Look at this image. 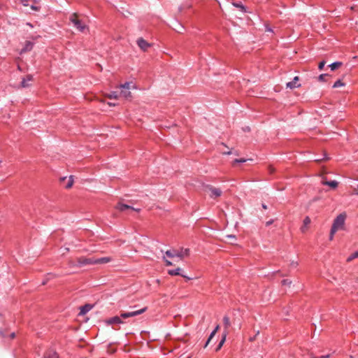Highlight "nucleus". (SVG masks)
Segmentation results:
<instances>
[{
    "instance_id": "obj_37",
    "label": "nucleus",
    "mask_w": 358,
    "mask_h": 358,
    "mask_svg": "<svg viewBox=\"0 0 358 358\" xmlns=\"http://www.w3.org/2000/svg\"><path fill=\"white\" fill-rule=\"evenodd\" d=\"M268 169H269L270 173H273L275 171L274 168L271 166H269Z\"/></svg>"
},
{
    "instance_id": "obj_38",
    "label": "nucleus",
    "mask_w": 358,
    "mask_h": 358,
    "mask_svg": "<svg viewBox=\"0 0 358 358\" xmlns=\"http://www.w3.org/2000/svg\"><path fill=\"white\" fill-rule=\"evenodd\" d=\"M273 222V220H269V221L266 222V226H269V225H270V224H271Z\"/></svg>"
},
{
    "instance_id": "obj_33",
    "label": "nucleus",
    "mask_w": 358,
    "mask_h": 358,
    "mask_svg": "<svg viewBox=\"0 0 358 358\" xmlns=\"http://www.w3.org/2000/svg\"><path fill=\"white\" fill-rule=\"evenodd\" d=\"M219 329V326H217L216 328L211 332L210 336H215L217 333V329Z\"/></svg>"
},
{
    "instance_id": "obj_16",
    "label": "nucleus",
    "mask_w": 358,
    "mask_h": 358,
    "mask_svg": "<svg viewBox=\"0 0 358 358\" xmlns=\"http://www.w3.org/2000/svg\"><path fill=\"white\" fill-rule=\"evenodd\" d=\"M322 184L324 185H328L332 189H336L338 187V182L333 180V181H328L326 180V178H323Z\"/></svg>"
},
{
    "instance_id": "obj_36",
    "label": "nucleus",
    "mask_w": 358,
    "mask_h": 358,
    "mask_svg": "<svg viewBox=\"0 0 358 358\" xmlns=\"http://www.w3.org/2000/svg\"><path fill=\"white\" fill-rule=\"evenodd\" d=\"M108 105L109 106H117V103H111V102H108Z\"/></svg>"
},
{
    "instance_id": "obj_44",
    "label": "nucleus",
    "mask_w": 358,
    "mask_h": 358,
    "mask_svg": "<svg viewBox=\"0 0 358 358\" xmlns=\"http://www.w3.org/2000/svg\"><path fill=\"white\" fill-rule=\"evenodd\" d=\"M254 338H255V337H250V341H251V342H252V341H254Z\"/></svg>"
},
{
    "instance_id": "obj_34",
    "label": "nucleus",
    "mask_w": 358,
    "mask_h": 358,
    "mask_svg": "<svg viewBox=\"0 0 358 358\" xmlns=\"http://www.w3.org/2000/svg\"><path fill=\"white\" fill-rule=\"evenodd\" d=\"M227 238H229V240H235L236 239V236L234 235H227Z\"/></svg>"
},
{
    "instance_id": "obj_5",
    "label": "nucleus",
    "mask_w": 358,
    "mask_h": 358,
    "mask_svg": "<svg viewBox=\"0 0 358 358\" xmlns=\"http://www.w3.org/2000/svg\"><path fill=\"white\" fill-rule=\"evenodd\" d=\"M166 255L170 258L178 257L182 259L185 257H188L189 255V250L188 248H185V249L182 248L180 250H167L166 252Z\"/></svg>"
},
{
    "instance_id": "obj_29",
    "label": "nucleus",
    "mask_w": 358,
    "mask_h": 358,
    "mask_svg": "<svg viewBox=\"0 0 358 358\" xmlns=\"http://www.w3.org/2000/svg\"><path fill=\"white\" fill-rule=\"evenodd\" d=\"M329 76L328 74H321L319 77H318V80L320 81H324L325 80V78Z\"/></svg>"
},
{
    "instance_id": "obj_6",
    "label": "nucleus",
    "mask_w": 358,
    "mask_h": 358,
    "mask_svg": "<svg viewBox=\"0 0 358 358\" xmlns=\"http://www.w3.org/2000/svg\"><path fill=\"white\" fill-rule=\"evenodd\" d=\"M69 20L73 24L74 27L80 31L83 32L86 29H87V26L82 23V22L78 19V15L76 13L71 14Z\"/></svg>"
},
{
    "instance_id": "obj_43",
    "label": "nucleus",
    "mask_w": 358,
    "mask_h": 358,
    "mask_svg": "<svg viewBox=\"0 0 358 358\" xmlns=\"http://www.w3.org/2000/svg\"><path fill=\"white\" fill-rule=\"evenodd\" d=\"M141 334H149V332H147V331H142L141 332Z\"/></svg>"
},
{
    "instance_id": "obj_39",
    "label": "nucleus",
    "mask_w": 358,
    "mask_h": 358,
    "mask_svg": "<svg viewBox=\"0 0 358 358\" xmlns=\"http://www.w3.org/2000/svg\"><path fill=\"white\" fill-rule=\"evenodd\" d=\"M329 355H323V356L320 357V358H329Z\"/></svg>"
},
{
    "instance_id": "obj_12",
    "label": "nucleus",
    "mask_w": 358,
    "mask_h": 358,
    "mask_svg": "<svg viewBox=\"0 0 358 358\" xmlns=\"http://www.w3.org/2000/svg\"><path fill=\"white\" fill-rule=\"evenodd\" d=\"M209 190L210 191V193H211L210 197H212V198L218 197V196H221V194H222V191L218 188L210 187Z\"/></svg>"
},
{
    "instance_id": "obj_45",
    "label": "nucleus",
    "mask_w": 358,
    "mask_h": 358,
    "mask_svg": "<svg viewBox=\"0 0 358 358\" xmlns=\"http://www.w3.org/2000/svg\"><path fill=\"white\" fill-rule=\"evenodd\" d=\"M27 26H29L30 27H32V25L30 23H27Z\"/></svg>"
},
{
    "instance_id": "obj_14",
    "label": "nucleus",
    "mask_w": 358,
    "mask_h": 358,
    "mask_svg": "<svg viewBox=\"0 0 358 358\" xmlns=\"http://www.w3.org/2000/svg\"><path fill=\"white\" fill-rule=\"evenodd\" d=\"M93 308V306L91 305V304H85V306H81L80 308V311L79 313V315H85L87 313H88L90 310H92V308Z\"/></svg>"
},
{
    "instance_id": "obj_48",
    "label": "nucleus",
    "mask_w": 358,
    "mask_h": 358,
    "mask_svg": "<svg viewBox=\"0 0 358 358\" xmlns=\"http://www.w3.org/2000/svg\"><path fill=\"white\" fill-rule=\"evenodd\" d=\"M31 8H32L33 9H34V10H37V8H36V7L32 6Z\"/></svg>"
},
{
    "instance_id": "obj_15",
    "label": "nucleus",
    "mask_w": 358,
    "mask_h": 358,
    "mask_svg": "<svg viewBox=\"0 0 358 358\" xmlns=\"http://www.w3.org/2000/svg\"><path fill=\"white\" fill-rule=\"evenodd\" d=\"M33 46H34V43H31L29 41H27L25 42L24 47L20 51V54H22V53L26 52L31 51L32 50V48H33Z\"/></svg>"
},
{
    "instance_id": "obj_24",
    "label": "nucleus",
    "mask_w": 358,
    "mask_h": 358,
    "mask_svg": "<svg viewBox=\"0 0 358 358\" xmlns=\"http://www.w3.org/2000/svg\"><path fill=\"white\" fill-rule=\"evenodd\" d=\"M225 339H226V337H222V339H221V340H220V341L219 342L218 345H217V348H215V351H216V352L219 351V350L222 348V347L223 344H224V342H225Z\"/></svg>"
},
{
    "instance_id": "obj_9",
    "label": "nucleus",
    "mask_w": 358,
    "mask_h": 358,
    "mask_svg": "<svg viewBox=\"0 0 358 358\" xmlns=\"http://www.w3.org/2000/svg\"><path fill=\"white\" fill-rule=\"evenodd\" d=\"M33 76L31 75H27L26 78H23L21 82V87L26 88L31 86L29 82L32 81Z\"/></svg>"
},
{
    "instance_id": "obj_40",
    "label": "nucleus",
    "mask_w": 358,
    "mask_h": 358,
    "mask_svg": "<svg viewBox=\"0 0 358 358\" xmlns=\"http://www.w3.org/2000/svg\"><path fill=\"white\" fill-rule=\"evenodd\" d=\"M39 37H40L39 36H32L31 38L34 39V40H36V39H37Z\"/></svg>"
},
{
    "instance_id": "obj_30",
    "label": "nucleus",
    "mask_w": 358,
    "mask_h": 358,
    "mask_svg": "<svg viewBox=\"0 0 358 358\" xmlns=\"http://www.w3.org/2000/svg\"><path fill=\"white\" fill-rule=\"evenodd\" d=\"M217 337H208V341H206V345H205V347L208 346L210 343L214 339V338H216Z\"/></svg>"
},
{
    "instance_id": "obj_49",
    "label": "nucleus",
    "mask_w": 358,
    "mask_h": 358,
    "mask_svg": "<svg viewBox=\"0 0 358 358\" xmlns=\"http://www.w3.org/2000/svg\"><path fill=\"white\" fill-rule=\"evenodd\" d=\"M355 190H358V185L357 186V187L355 188Z\"/></svg>"
},
{
    "instance_id": "obj_2",
    "label": "nucleus",
    "mask_w": 358,
    "mask_h": 358,
    "mask_svg": "<svg viewBox=\"0 0 358 358\" xmlns=\"http://www.w3.org/2000/svg\"><path fill=\"white\" fill-rule=\"evenodd\" d=\"M346 218V214L345 213L338 215L334 220V223L331 227L330 231V239L331 240L335 233L340 229H341L344 224Z\"/></svg>"
},
{
    "instance_id": "obj_19",
    "label": "nucleus",
    "mask_w": 358,
    "mask_h": 358,
    "mask_svg": "<svg viewBox=\"0 0 358 358\" xmlns=\"http://www.w3.org/2000/svg\"><path fill=\"white\" fill-rule=\"evenodd\" d=\"M120 89H124V90H130L131 88L134 89L136 87L134 85L131 86V83H125L124 84L120 85L117 87Z\"/></svg>"
},
{
    "instance_id": "obj_18",
    "label": "nucleus",
    "mask_w": 358,
    "mask_h": 358,
    "mask_svg": "<svg viewBox=\"0 0 358 358\" xmlns=\"http://www.w3.org/2000/svg\"><path fill=\"white\" fill-rule=\"evenodd\" d=\"M105 96L110 99H117L120 97V95L117 92L113 91L109 94H105Z\"/></svg>"
},
{
    "instance_id": "obj_22",
    "label": "nucleus",
    "mask_w": 358,
    "mask_h": 358,
    "mask_svg": "<svg viewBox=\"0 0 358 358\" xmlns=\"http://www.w3.org/2000/svg\"><path fill=\"white\" fill-rule=\"evenodd\" d=\"M232 4L234 6L240 8L242 12H246V8L241 3H233Z\"/></svg>"
},
{
    "instance_id": "obj_11",
    "label": "nucleus",
    "mask_w": 358,
    "mask_h": 358,
    "mask_svg": "<svg viewBox=\"0 0 358 358\" xmlns=\"http://www.w3.org/2000/svg\"><path fill=\"white\" fill-rule=\"evenodd\" d=\"M42 358H59L58 354L53 350H47Z\"/></svg>"
},
{
    "instance_id": "obj_21",
    "label": "nucleus",
    "mask_w": 358,
    "mask_h": 358,
    "mask_svg": "<svg viewBox=\"0 0 358 358\" xmlns=\"http://www.w3.org/2000/svg\"><path fill=\"white\" fill-rule=\"evenodd\" d=\"M342 62H336L329 65V67L331 68V71H334L336 69L339 68L342 66Z\"/></svg>"
},
{
    "instance_id": "obj_20",
    "label": "nucleus",
    "mask_w": 358,
    "mask_h": 358,
    "mask_svg": "<svg viewBox=\"0 0 358 358\" xmlns=\"http://www.w3.org/2000/svg\"><path fill=\"white\" fill-rule=\"evenodd\" d=\"M310 223V219L309 217H306L303 220V225L301 227V231L304 233L306 230L307 226Z\"/></svg>"
},
{
    "instance_id": "obj_7",
    "label": "nucleus",
    "mask_w": 358,
    "mask_h": 358,
    "mask_svg": "<svg viewBox=\"0 0 358 358\" xmlns=\"http://www.w3.org/2000/svg\"><path fill=\"white\" fill-rule=\"evenodd\" d=\"M136 43L139 48L143 52L148 51V48H150L152 45V43H148L147 41H145L144 38L141 37L138 38L136 40Z\"/></svg>"
},
{
    "instance_id": "obj_41",
    "label": "nucleus",
    "mask_w": 358,
    "mask_h": 358,
    "mask_svg": "<svg viewBox=\"0 0 358 358\" xmlns=\"http://www.w3.org/2000/svg\"><path fill=\"white\" fill-rule=\"evenodd\" d=\"M262 207H263L264 209H267V206L265 205V204H263Z\"/></svg>"
},
{
    "instance_id": "obj_27",
    "label": "nucleus",
    "mask_w": 358,
    "mask_h": 358,
    "mask_svg": "<svg viewBox=\"0 0 358 358\" xmlns=\"http://www.w3.org/2000/svg\"><path fill=\"white\" fill-rule=\"evenodd\" d=\"M345 84L341 80H337L333 85V87L334 88H337V87H343L344 86Z\"/></svg>"
},
{
    "instance_id": "obj_4",
    "label": "nucleus",
    "mask_w": 358,
    "mask_h": 358,
    "mask_svg": "<svg viewBox=\"0 0 358 358\" xmlns=\"http://www.w3.org/2000/svg\"><path fill=\"white\" fill-rule=\"evenodd\" d=\"M69 264L71 267L78 266L82 267L88 264H94V258H86L84 257L77 258L76 262L73 260H69Z\"/></svg>"
},
{
    "instance_id": "obj_3",
    "label": "nucleus",
    "mask_w": 358,
    "mask_h": 358,
    "mask_svg": "<svg viewBox=\"0 0 358 358\" xmlns=\"http://www.w3.org/2000/svg\"><path fill=\"white\" fill-rule=\"evenodd\" d=\"M223 322H224V336H227L228 334H236V329L241 328L240 324H238V323L236 324L235 322H234V327L230 328V321H229V318L228 316L224 317Z\"/></svg>"
},
{
    "instance_id": "obj_10",
    "label": "nucleus",
    "mask_w": 358,
    "mask_h": 358,
    "mask_svg": "<svg viewBox=\"0 0 358 358\" xmlns=\"http://www.w3.org/2000/svg\"><path fill=\"white\" fill-rule=\"evenodd\" d=\"M299 80V78L298 76L294 77L292 81L287 83V85H286L287 87L290 88V89H294V88L300 87L301 85L298 83Z\"/></svg>"
},
{
    "instance_id": "obj_46",
    "label": "nucleus",
    "mask_w": 358,
    "mask_h": 358,
    "mask_svg": "<svg viewBox=\"0 0 358 358\" xmlns=\"http://www.w3.org/2000/svg\"><path fill=\"white\" fill-rule=\"evenodd\" d=\"M224 154H227V155H230V154H231V151H229V152H224Z\"/></svg>"
},
{
    "instance_id": "obj_17",
    "label": "nucleus",
    "mask_w": 358,
    "mask_h": 358,
    "mask_svg": "<svg viewBox=\"0 0 358 358\" xmlns=\"http://www.w3.org/2000/svg\"><path fill=\"white\" fill-rule=\"evenodd\" d=\"M121 91L119 94L120 97L122 96L126 99H130L131 97V93L129 90L120 89Z\"/></svg>"
},
{
    "instance_id": "obj_1",
    "label": "nucleus",
    "mask_w": 358,
    "mask_h": 358,
    "mask_svg": "<svg viewBox=\"0 0 358 358\" xmlns=\"http://www.w3.org/2000/svg\"><path fill=\"white\" fill-rule=\"evenodd\" d=\"M147 308H143L142 309L134 310L129 313H122L120 316H115L111 318L107 319L106 320V323L108 324H120L122 322V319H127L130 317H134L138 315L141 313H143L146 310Z\"/></svg>"
},
{
    "instance_id": "obj_28",
    "label": "nucleus",
    "mask_w": 358,
    "mask_h": 358,
    "mask_svg": "<svg viewBox=\"0 0 358 358\" xmlns=\"http://www.w3.org/2000/svg\"><path fill=\"white\" fill-rule=\"evenodd\" d=\"M291 284H292V281H291V280H287V279H286V280H283L282 281V285H285V286H288V287H289V286L291 285Z\"/></svg>"
},
{
    "instance_id": "obj_23",
    "label": "nucleus",
    "mask_w": 358,
    "mask_h": 358,
    "mask_svg": "<svg viewBox=\"0 0 358 358\" xmlns=\"http://www.w3.org/2000/svg\"><path fill=\"white\" fill-rule=\"evenodd\" d=\"M73 182H74V181H73V176H71L69 178L68 182H67V183H66V185L65 187H66V189H70V188L73 186Z\"/></svg>"
},
{
    "instance_id": "obj_42",
    "label": "nucleus",
    "mask_w": 358,
    "mask_h": 358,
    "mask_svg": "<svg viewBox=\"0 0 358 358\" xmlns=\"http://www.w3.org/2000/svg\"><path fill=\"white\" fill-rule=\"evenodd\" d=\"M9 336H15V332H11V333L9 334Z\"/></svg>"
},
{
    "instance_id": "obj_25",
    "label": "nucleus",
    "mask_w": 358,
    "mask_h": 358,
    "mask_svg": "<svg viewBox=\"0 0 358 358\" xmlns=\"http://www.w3.org/2000/svg\"><path fill=\"white\" fill-rule=\"evenodd\" d=\"M358 257V250L352 253L350 256H349L347 259V262H351L355 258Z\"/></svg>"
},
{
    "instance_id": "obj_32",
    "label": "nucleus",
    "mask_w": 358,
    "mask_h": 358,
    "mask_svg": "<svg viewBox=\"0 0 358 358\" xmlns=\"http://www.w3.org/2000/svg\"><path fill=\"white\" fill-rule=\"evenodd\" d=\"M246 162V159H235V160H234V164L235 163H238V162Z\"/></svg>"
},
{
    "instance_id": "obj_50",
    "label": "nucleus",
    "mask_w": 358,
    "mask_h": 358,
    "mask_svg": "<svg viewBox=\"0 0 358 358\" xmlns=\"http://www.w3.org/2000/svg\"><path fill=\"white\" fill-rule=\"evenodd\" d=\"M357 194H358V192H357Z\"/></svg>"
},
{
    "instance_id": "obj_35",
    "label": "nucleus",
    "mask_w": 358,
    "mask_h": 358,
    "mask_svg": "<svg viewBox=\"0 0 358 358\" xmlns=\"http://www.w3.org/2000/svg\"><path fill=\"white\" fill-rule=\"evenodd\" d=\"M164 259V261L166 262V266H171L172 265V263L170 261H169L167 259Z\"/></svg>"
},
{
    "instance_id": "obj_8",
    "label": "nucleus",
    "mask_w": 358,
    "mask_h": 358,
    "mask_svg": "<svg viewBox=\"0 0 358 358\" xmlns=\"http://www.w3.org/2000/svg\"><path fill=\"white\" fill-rule=\"evenodd\" d=\"M116 208L120 211H124L126 210H128V209H131L132 210H134V211H136V212H139L140 211V209L139 208H134L130 206H128L127 204H124V203H119L117 206H116Z\"/></svg>"
},
{
    "instance_id": "obj_31",
    "label": "nucleus",
    "mask_w": 358,
    "mask_h": 358,
    "mask_svg": "<svg viewBox=\"0 0 358 358\" xmlns=\"http://www.w3.org/2000/svg\"><path fill=\"white\" fill-rule=\"evenodd\" d=\"M325 64H326V62L324 61H322V62H320V64L318 65L319 69L322 70L324 68Z\"/></svg>"
},
{
    "instance_id": "obj_13",
    "label": "nucleus",
    "mask_w": 358,
    "mask_h": 358,
    "mask_svg": "<svg viewBox=\"0 0 358 358\" xmlns=\"http://www.w3.org/2000/svg\"><path fill=\"white\" fill-rule=\"evenodd\" d=\"M111 261L110 257L94 258V264H106Z\"/></svg>"
},
{
    "instance_id": "obj_47",
    "label": "nucleus",
    "mask_w": 358,
    "mask_h": 358,
    "mask_svg": "<svg viewBox=\"0 0 358 358\" xmlns=\"http://www.w3.org/2000/svg\"><path fill=\"white\" fill-rule=\"evenodd\" d=\"M315 162H320V161H321V159H315Z\"/></svg>"
},
{
    "instance_id": "obj_26",
    "label": "nucleus",
    "mask_w": 358,
    "mask_h": 358,
    "mask_svg": "<svg viewBox=\"0 0 358 358\" xmlns=\"http://www.w3.org/2000/svg\"><path fill=\"white\" fill-rule=\"evenodd\" d=\"M180 268H178L175 270H169V274L171 275H180Z\"/></svg>"
}]
</instances>
